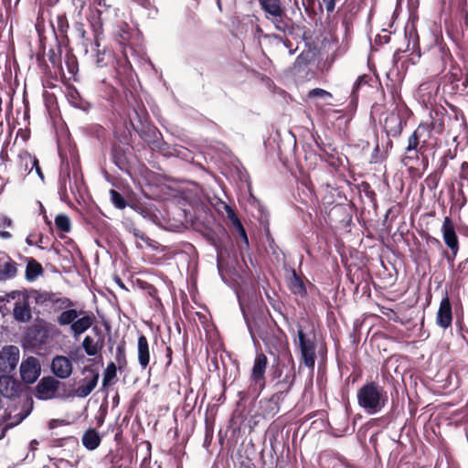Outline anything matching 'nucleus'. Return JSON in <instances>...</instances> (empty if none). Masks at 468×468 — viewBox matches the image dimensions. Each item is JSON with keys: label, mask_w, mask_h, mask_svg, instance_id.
I'll return each instance as SVG.
<instances>
[{"label": "nucleus", "mask_w": 468, "mask_h": 468, "mask_svg": "<svg viewBox=\"0 0 468 468\" xmlns=\"http://www.w3.org/2000/svg\"><path fill=\"white\" fill-rule=\"evenodd\" d=\"M308 97L310 99L318 98V99H322V100H328V99H331L333 96L329 91H327L325 90H323L320 88H315V89L311 90L308 92Z\"/></svg>", "instance_id": "nucleus-34"}, {"label": "nucleus", "mask_w": 468, "mask_h": 468, "mask_svg": "<svg viewBox=\"0 0 468 468\" xmlns=\"http://www.w3.org/2000/svg\"><path fill=\"white\" fill-rule=\"evenodd\" d=\"M43 270L39 263L36 261H28L26 268V278L28 281H34L37 276L42 273Z\"/></svg>", "instance_id": "nucleus-24"}, {"label": "nucleus", "mask_w": 468, "mask_h": 468, "mask_svg": "<svg viewBox=\"0 0 468 468\" xmlns=\"http://www.w3.org/2000/svg\"><path fill=\"white\" fill-rule=\"evenodd\" d=\"M69 179V165L62 164L59 171V191L61 194H65L67 191V180Z\"/></svg>", "instance_id": "nucleus-28"}, {"label": "nucleus", "mask_w": 468, "mask_h": 468, "mask_svg": "<svg viewBox=\"0 0 468 468\" xmlns=\"http://www.w3.org/2000/svg\"><path fill=\"white\" fill-rule=\"evenodd\" d=\"M133 235L135 237L141 239L142 240H145V239H146L145 235L139 229H133Z\"/></svg>", "instance_id": "nucleus-45"}, {"label": "nucleus", "mask_w": 468, "mask_h": 468, "mask_svg": "<svg viewBox=\"0 0 468 468\" xmlns=\"http://www.w3.org/2000/svg\"><path fill=\"white\" fill-rule=\"evenodd\" d=\"M268 365V358L263 353H257L254 358L250 373V388L254 392L260 394L265 388V371Z\"/></svg>", "instance_id": "nucleus-5"}, {"label": "nucleus", "mask_w": 468, "mask_h": 468, "mask_svg": "<svg viewBox=\"0 0 468 468\" xmlns=\"http://www.w3.org/2000/svg\"><path fill=\"white\" fill-rule=\"evenodd\" d=\"M30 237H31V236H28V237L27 238V243L29 246H32V245H33V242H32V240H31Z\"/></svg>", "instance_id": "nucleus-56"}, {"label": "nucleus", "mask_w": 468, "mask_h": 468, "mask_svg": "<svg viewBox=\"0 0 468 468\" xmlns=\"http://www.w3.org/2000/svg\"><path fill=\"white\" fill-rule=\"evenodd\" d=\"M128 119L133 129L140 137L153 147H157L160 144L158 136L160 133L154 125L148 122V114L144 105L136 102L128 112Z\"/></svg>", "instance_id": "nucleus-1"}, {"label": "nucleus", "mask_w": 468, "mask_h": 468, "mask_svg": "<svg viewBox=\"0 0 468 468\" xmlns=\"http://www.w3.org/2000/svg\"><path fill=\"white\" fill-rule=\"evenodd\" d=\"M52 373L60 379H66L70 377L73 371L71 360L65 356H56L51 361Z\"/></svg>", "instance_id": "nucleus-11"}, {"label": "nucleus", "mask_w": 468, "mask_h": 468, "mask_svg": "<svg viewBox=\"0 0 468 468\" xmlns=\"http://www.w3.org/2000/svg\"><path fill=\"white\" fill-rule=\"evenodd\" d=\"M297 335L303 362L306 367L314 369L316 357L315 343L313 339L305 335L302 328L298 329Z\"/></svg>", "instance_id": "nucleus-6"}, {"label": "nucleus", "mask_w": 468, "mask_h": 468, "mask_svg": "<svg viewBox=\"0 0 468 468\" xmlns=\"http://www.w3.org/2000/svg\"><path fill=\"white\" fill-rule=\"evenodd\" d=\"M289 378H290V377L288 375H286L285 378L283 379V382L289 381ZM292 384V380H290L289 388H291Z\"/></svg>", "instance_id": "nucleus-54"}, {"label": "nucleus", "mask_w": 468, "mask_h": 468, "mask_svg": "<svg viewBox=\"0 0 468 468\" xmlns=\"http://www.w3.org/2000/svg\"><path fill=\"white\" fill-rule=\"evenodd\" d=\"M218 7L220 8L221 5H220V0H218Z\"/></svg>", "instance_id": "nucleus-61"}, {"label": "nucleus", "mask_w": 468, "mask_h": 468, "mask_svg": "<svg viewBox=\"0 0 468 468\" xmlns=\"http://www.w3.org/2000/svg\"><path fill=\"white\" fill-rule=\"evenodd\" d=\"M286 15L285 12L282 14H278V16H268L267 19L270 20L274 27L278 31L286 32L289 29V26L287 21L285 20Z\"/></svg>", "instance_id": "nucleus-25"}, {"label": "nucleus", "mask_w": 468, "mask_h": 468, "mask_svg": "<svg viewBox=\"0 0 468 468\" xmlns=\"http://www.w3.org/2000/svg\"><path fill=\"white\" fill-rule=\"evenodd\" d=\"M245 320H246L247 326H248V330H249V332H250V334L251 339H252V341L255 343V338H254V335H253L252 328H251V326H250V323H249L248 319H247V318H245Z\"/></svg>", "instance_id": "nucleus-47"}, {"label": "nucleus", "mask_w": 468, "mask_h": 468, "mask_svg": "<svg viewBox=\"0 0 468 468\" xmlns=\"http://www.w3.org/2000/svg\"><path fill=\"white\" fill-rule=\"evenodd\" d=\"M384 128L388 135L399 136L403 129V121L399 113L390 112L385 119Z\"/></svg>", "instance_id": "nucleus-15"}, {"label": "nucleus", "mask_w": 468, "mask_h": 468, "mask_svg": "<svg viewBox=\"0 0 468 468\" xmlns=\"http://www.w3.org/2000/svg\"><path fill=\"white\" fill-rule=\"evenodd\" d=\"M40 365L36 357L29 356L20 365V375L24 382L34 383L40 375Z\"/></svg>", "instance_id": "nucleus-9"}, {"label": "nucleus", "mask_w": 468, "mask_h": 468, "mask_svg": "<svg viewBox=\"0 0 468 468\" xmlns=\"http://www.w3.org/2000/svg\"><path fill=\"white\" fill-rule=\"evenodd\" d=\"M327 12L332 13L335 7V0H322Z\"/></svg>", "instance_id": "nucleus-40"}, {"label": "nucleus", "mask_w": 468, "mask_h": 468, "mask_svg": "<svg viewBox=\"0 0 468 468\" xmlns=\"http://www.w3.org/2000/svg\"><path fill=\"white\" fill-rule=\"evenodd\" d=\"M103 346V339L100 338L97 341H95L92 337L90 335H87L84 337L82 341V347L89 356H96L102 348Z\"/></svg>", "instance_id": "nucleus-20"}, {"label": "nucleus", "mask_w": 468, "mask_h": 468, "mask_svg": "<svg viewBox=\"0 0 468 468\" xmlns=\"http://www.w3.org/2000/svg\"><path fill=\"white\" fill-rule=\"evenodd\" d=\"M96 14L98 15V18H99V22H100V27H101L102 26V18H101L102 11L100 10V9H97L96 10Z\"/></svg>", "instance_id": "nucleus-48"}, {"label": "nucleus", "mask_w": 468, "mask_h": 468, "mask_svg": "<svg viewBox=\"0 0 468 468\" xmlns=\"http://www.w3.org/2000/svg\"><path fill=\"white\" fill-rule=\"evenodd\" d=\"M37 445H38L37 441V440H33V441H31V442H30V449H31L32 451H35V450L37 449Z\"/></svg>", "instance_id": "nucleus-50"}, {"label": "nucleus", "mask_w": 468, "mask_h": 468, "mask_svg": "<svg viewBox=\"0 0 468 468\" xmlns=\"http://www.w3.org/2000/svg\"><path fill=\"white\" fill-rule=\"evenodd\" d=\"M57 323L60 326L70 325L72 335L77 337L85 333L93 323L92 315L86 312H78L73 308H66L57 317Z\"/></svg>", "instance_id": "nucleus-4"}, {"label": "nucleus", "mask_w": 468, "mask_h": 468, "mask_svg": "<svg viewBox=\"0 0 468 468\" xmlns=\"http://www.w3.org/2000/svg\"><path fill=\"white\" fill-rule=\"evenodd\" d=\"M452 322V304L450 303V299L448 297L447 292L445 296L441 299L439 306V310L436 315V324L446 329L451 326Z\"/></svg>", "instance_id": "nucleus-13"}, {"label": "nucleus", "mask_w": 468, "mask_h": 468, "mask_svg": "<svg viewBox=\"0 0 468 468\" xmlns=\"http://www.w3.org/2000/svg\"><path fill=\"white\" fill-rule=\"evenodd\" d=\"M229 221L231 222L232 224V227H234L235 225L239 224V222H241L239 220V218H238V216L234 217L233 218H230Z\"/></svg>", "instance_id": "nucleus-49"}, {"label": "nucleus", "mask_w": 468, "mask_h": 468, "mask_svg": "<svg viewBox=\"0 0 468 468\" xmlns=\"http://www.w3.org/2000/svg\"><path fill=\"white\" fill-rule=\"evenodd\" d=\"M171 462L173 463V464H175L176 466V468H182L181 462L179 461L178 458L173 457V458H171Z\"/></svg>", "instance_id": "nucleus-46"}, {"label": "nucleus", "mask_w": 468, "mask_h": 468, "mask_svg": "<svg viewBox=\"0 0 468 468\" xmlns=\"http://www.w3.org/2000/svg\"><path fill=\"white\" fill-rule=\"evenodd\" d=\"M98 5H99L100 6H102V5H103V6H105V5H106V4H105V0H98Z\"/></svg>", "instance_id": "nucleus-55"}, {"label": "nucleus", "mask_w": 468, "mask_h": 468, "mask_svg": "<svg viewBox=\"0 0 468 468\" xmlns=\"http://www.w3.org/2000/svg\"><path fill=\"white\" fill-rule=\"evenodd\" d=\"M292 290L294 293H299L301 295L306 292L303 282L296 276L292 281Z\"/></svg>", "instance_id": "nucleus-38"}, {"label": "nucleus", "mask_w": 468, "mask_h": 468, "mask_svg": "<svg viewBox=\"0 0 468 468\" xmlns=\"http://www.w3.org/2000/svg\"><path fill=\"white\" fill-rule=\"evenodd\" d=\"M116 39L121 46H126L129 43L132 32L130 27L126 23L118 26L115 30Z\"/></svg>", "instance_id": "nucleus-22"}, {"label": "nucleus", "mask_w": 468, "mask_h": 468, "mask_svg": "<svg viewBox=\"0 0 468 468\" xmlns=\"http://www.w3.org/2000/svg\"><path fill=\"white\" fill-rule=\"evenodd\" d=\"M367 83V76L362 75L359 76L355 81L351 92V103L356 104L358 100V91L362 86H365Z\"/></svg>", "instance_id": "nucleus-27"}, {"label": "nucleus", "mask_w": 468, "mask_h": 468, "mask_svg": "<svg viewBox=\"0 0 468 468\" xmlns=\"http://www.w3.org/2000/svg\"><path fill=\"white\" fill-rule=\"evenodd\" d=\"M101 439L99 432L94 429L86 431L82 436V444L86 449L90 451L97 449L101 443Z\"/></svg>", "instance_id": "nucleus-21"}, {"label": "nucleus", "mask_w": 468, "mask_h": 468, "mask_svg": "<svg viewBox=\"0 0 468 468\" xmlns=\"http://www.w3.org/2000/svg\"><path fill=\"white\" fill-rule=\"evenodd\" d=\"M12 226L11 218L0 215V239H9L12 235L9 231L5 230L6 228H10Z\"/></svg>", "instance_id": "nucleus-29"}, {"label": "nucleus", "mask_w": 468, "mask_h": 468, "mask_svg": "<svg viewBox=\"0 0 468 468\" xmlns=\"http://www.w3.org/2000/svg\"><path fill=\"white\" fill-rule=\"evenodd\" d=\"M460 180L462 181L460 184V192L463 191V187L464 186V183L468 187V163L463 162L460 168L459 174Z\"/></svg>", "instance_id": "nucleus-35"}, {"label": "nucleus", "mask_w": 468, "mask_h": 468, "mask_svg": "<svg viewBox=\"0 0 468 468\" xmlns=\"http://www.w3.org/2000/svg\"><path fill=\"white\" fill-rule=\"evenodd\" d=\"M431 134L432 132L430 129L428 122H423L419 124L417 129L408 139L406 154L402 159L405 165H410L412 160L418 159L419 154H422Z\"/></svg>", "instance_id": "nucleus-3"}, {"label": "nucleus", "mask_w": 468, "mask_h": 468, "mask_svg": "<svg viewBox=\"0 0 468 468\" xmlns=\"http://www.w3.org/2000/svg\"><path fill=\"white\" fill-rule=\"evenodd\" d=\"M233 228H234V229L237 232H239V231H241L242 229H244V227H243L241 222H239V224L235 225Z\"/></svg>", "instance_id": "nucleus-52"}, {"label": "nucleus", "mask_w": 468, "mask_h": 468, "mask_svg": "<svg viewBox=\"0 0 468 468\" xmlns=\"http://www.w3.org/2000/svg\"><path fill=\"white\" fill-rule=\"evenodd\" d=\"M25 162H26V166H27L28 163H30V165H31V169L29 170V172H30L33 168H35V169H36V172H37V176H38L41 179H43V178H44V176H43V174H42V172H41V169H40V167H39V165H38V161H37V159L36 157H33V156H31L30 154H27V155L25 156Z\"/></svg>", "instance_id": "nucleus-36"}, {"label": "nucleus", "mask_w": 468, "mask_h": 468, "mask_svg": "<svg viewBox=\"0 0 468 468\" xmlns=\"http://www.w3.org/2000/svg\"><path fill=\"white\" fill-rule=\"evenodd\" d=\"M20 384L12 377L0 376V394L5 398L12 399L18 395Z\"/></svg>", "instance_id": "nucleus-14"}, {"label": "nucleus", "mask_w": 468, "mask_h": 468, "mask_svg": "<svg viewBox=\"0 0 468 468\" xmlns=\"http://www.w3.org/2000/svg\"><path fill=\"white\" fill-rule=\"evenodd\" d=\"M14 318L20 323H27L32 317L28 298L24 294H17V300L13 309Z\"/></svg>", "instance_id": "nucleus-12"}, {"label": "nucleus", "mask_w": 468, "mask_h": 468, "mask_svg": "<svg viewBox=\"0 0 468 468\" xmlns=\"http://www.w3.org/2000/svg\"><path fill=\"white\" fill-rule=\"evenodd\" d=\"M41 299L44 303H50L58 309L70 308L74 305L69 298L60 297L59 294L54 292H45L41 295Z\"/></svg>", "instance_id": "nucleus-17"}, {"label": "nucleus", "mask_w": 468, "mask_h": 468, "mask_svg": "<svg viewBox=\"0 0 468 468\" xmlns=\"http://www.w3.org/2000/svg\"><path fill=\"white\" fill-rule=\"evenodd\" d=\"M398 58H399V52H396L394 54V62L397 63L398 62Z\"/></svg>", "instance_id": "nucleus-57"}, {"label": "nucleus", "mask_w": 468, "mask_h": 468, "mask_svg": "<svg viewBox=\"0 0 468 468\" xmlns=\"http://www.w3.org/2000/svg\"><path fill=\"white\" fill-rule=\"evenodd\" d=\"M116 377V366L114 363H110L104 370L102 377V385L108 386L109 383Z\"/></svg>", "instance_id": "nucleus-33"}, {"label": "nucleus", "mask_w": 468, "mask_h": 468, "mask_svg": "<svg viewBox=\"0 0 468 468\" xmlns=\"http://www.w3.org/2000/svg\"><path fill=\"white\" fill-rule=\"evenodd\" d=\"M282 48L288 49L289 55H293L297 50V48H292L291 41L288 39L283 44Z\"/></svg>", "instance_id": "nucleus-41"}, {"label": "nucleus", "mask_w": 468, "mask_h": 468, "mask_svg": "<svg viewBox=\"0 0 468 468\" xmlns=\"http://www.w3.org/2000/svg\"><path fill=\"white\" fill-rule=\"evenodd\" d=\"M225 210H226L227 217L229 219L233 218L234 217L237 216L235 211L232 209V207L227 204H225Z\"/></svg>", "instance_id": "nucleus-42"}, {"label": "nucleus", "mask_w": 468, "mask_h": 468, "mask_svg": "<svg viewBox=\"0 0 468 468\" xmlns=\"http://www.w3.org/2000/svg\"><path fill=\"white\" fill-rule=\"evenodd\" d=\"M3 274L8 278L14 277L16 273V266L14 262H6L2 271Z\"/></svg>", "instance_id": "nucleus-39"}, {"label": "nucleus", "mask_w": 468, "mask_h": 468, "mask_svg": "<svg viewBox=\"0 0 468 468\" xmlns=\"http://www.w3.org/2000/svg\"><path fill=\"white\" fill-rule=\"evenodd\" d=\"M357 403L367 414L380 412L388 401L387 392L375 382L363 385L356 393Z\"/></svg>", "instance_id": "nucleus-2"}, {"label": "nucleus", "mask_w": 468, "mask_h": 468, "mask_svg": "<svg viewBox=\"0 0 468 468\" xmlns=\"http://www.w3.org/2000/svg\"><path fill=\"white\" fill-rule=\"evenodd\" d=\"M55 225L63 232H69L70 230V220L69 217L64 214H59L55 218Z\"/></svg>", "instance_id": "nucleus-30"}, {"label": "nucleus", "mask_w": 468, "mask_h": 468, "mask_svg": "<svg viewBox=\"0 0 468 468\" xmlns=\"http://www.w3.org/2000/svg\"><path fill=\"white\" fill-rule=\"evenodd\" d=\"M115 360L120 369L126 367V355L124 344L118 345L116 347Z\"/></svg>", "instance_id": "nucleus-32"}, {"label": "nucleus", "mask_w": 468, "mask_h": 468, "mask_svg": "<svg viewBox=\"0 0 468 468\" xmlns=\"http://www.w3.org/2000/svg\"><path fill=\"white\" fill-rule=\"evenodd\" d=\"M263 37L269 39L270 43L277 48H282L287 40L276 34H264Z\"/></svg>", "instance_id": "nucleus-37"}, {"label": "nucleus", "mask_w": 468, "mask_h": 468, "mask_svg": "<svg viewBox=\"0 0 468 468\" xmlns=\"http://www.w3.org/2000/svg\"><path fill=\"white\" fill-rule=\"evenodd\" d=\"M428 122L432 133H435L436 134L442 133L444 130V121L438 113H435L434 116L431 115V121Z\"/></svg>", "instance_id": "nucleus-26"}, {"label": "nucleus", "mask_w": 468, "mask_h": 468, "mask_svg": "<svg viewBox=\"0 0 468 468\" xmlns=\"http://www.w3.org/2000/svg\"><path fill=\"white\" fill-rule=\"evenodd\" d=\"M280 376H281L280 372H278V371L274 372V378H280Z\"/></svg>", "instance_id": "nucleus-58"}, {"label": "nucleus", "mask_w": 468, "mask_h": 468, "mask_svg": "<svg viewBox=\"0 0 468 468\" xmlns=\"http://www.w3.org/2000/svg\"><path fill=\"white\" fill-rule=\"evenodd\" d=\"M99 380V374H93L90 379H83L77 388L75 393L79 398L88 397L96 388Z\"/></svg>", "instance_id": "nucleus-19"}, {"label": "nucleus", "mask_w": 468, "mask_h": 468, "mask_svg": "<svg viewBox=\"0 0 468 468\" xmlns=\"http://www.w3.org/2000/svg\"><path fill=\"white\" fill-rule=\"evenodd\" d=\"M138 363L143 369H145L150 363V350L147 338L141 335L137 341Z\"/></svg>", "instance_id": "nucleus-16"}, {"label": "nucleus", "mask_w": 468, "mask_h": 468, "mask_svg": "<svg viewBox=\"0 0 468 468\" xmlns=\"http://www.w3.org/2000/svg\"><path fill=\"white\" fill-rule=\"evenodd\" d=\"M111 201L116 208L123 209L126 207L127 203L124 197L116 190H110Z\"/></svg>", "instance_id": "nucleus-31"}, {"label": "nucleus", "mask_w": 468, "mask_h": 468, "mask_svg": "<svg viewBox=\"0 0 468 468\" xmlns=\"http://www.w3.org/2000/svg\"><path fill=\"white\" fill-rule=\"evenodd\" d=\"M101 58H98V60H97L98 66H101Z\"/></svg>", "instance_id": "nucleus-60"}, {"label": "nucleus", "mask_w": 468, "mask_h": 468, "mask_svg": "<svg viewBox=\"0 0 468 468\" xmlns=\"http://www.w3.org/2000/svg\"><path fill=\"white\" fill-rule=\"evenodd\" d=\"M441 234L445 245L450 249L452 254L457 255L459 250V240L454 224L449 217H445L443 219Z\"/></svg>", "instance_id": "nucleus-8"}, {"label": "nucleus", "mask_w": 468, "mask_h": 468, "mask_svg": "<svg viewBox=\"0 0 468 468\" xmlns=\"http://www.w3.org/2000/svg\"><path fill=\"white\" fill-rule=\"evenodd\" d=\"M115 281H116L117 284H118L121 288H122V289H126V288H125V286H124V284H123V282H122V280H121L119 277H116V278H115Z\"/></svg>", "instance_id": "nucleus-53"}, {"label": "nucleus", "mask_w": 468, "mask_h": 468, "mask_svg": "<svg viewBox=\"0 0 468 468\" xmlns=\"http://www.w3.org/2000/svg\"><path fill=\"white\" fill-rule=\"evenodd\" d=\"M238 234H239V238L243 240V242L248 246L249 239H248L245 229H242L241 231L238 232Z\"/></svg>", "instance_id": "nucleus-43"}, {"label": "nucleus", "mask_w": 468, "mask_h": 468, "mask_svg": "<svg viewBox=\"0 0 468 468\" xmlns=\"http://www.w3.org/2000/svg\"><path fill=\"white\" fill-rule=\"evenodd\" d=\"M306 58H304V54L303 53H301L297 58H296V61H295V66H301L303 63L305 64L306 63Z\"/></svg>", "instance_id": "nucleus-44"}, {"label": "nucleus", "mask_w": 468, "mask_h": 468, "mask_svg": "<svg viewBox=\"0 0 468 468\" xmlns=\"http://www.w3.org/2000/svg\"><path fill=\"white\" fill-rule=\"evenodd\" d=\"M456 255L452 254L447 256V261L449 264H452Z\"/></svg>", "instance_id": "nucleus-51"}, {"label": "nucleus", "mask_w": 468, "mask_h": 468, "mask_svg": "<svg viewBox=\"0 0 468 468\" xmlns=\"http://www.w3.org/2000/svg\"><path fill=\"white\" fill-rule=\"evenodd\" d=\"M80 36H81V37H85V31H84V30H81V32H80Z\"/></svg>", "instance_id": "nucleus-59"}, {"label": "nucleus", "mask_w": 468, "mask_h": 468, "mask_svg": "<svg viewBox=\"0 0 468 468\" xmlns=\"http://www.w3.org/2000/svg\"><path fill=\"white\" fill-rule=\"evenodd\" d=\"M261 9L265 13V17L278 16V14L284 13L281 0H259Z\"/></svg>", "instance_id": "nucleus-18"}, {"label": "nucleus", "mask_w": 468, "mask_h": 468, "mask_svg": "<svg viewBox=\"0 0 468 468\" xmlns=\"http://www.w3.org/2000/svg\"><path fill=\"white\" fill-rule=\"evenodd\" d=\"M19 361V349L16 346H6L0 351V371H13Z\"/></svg>", "instance_id": "nucleus-7"}, {"label": "nucleus", "mask_w": 468, "mask_h": 468, "mask_svg": "<svg viewBox=\"0 0 468 468\" xmlns=\"http://www.w3.org/2000/svg\"><path fill=\"white\" fill-rule=\"evenodd\" d=\"M452 275L456 282H460L468 276V257L458 263L457 267L452 270Z\"/></svg>", "instance_id": "nucleus-23"}, {"label": "nucleus", "mask_w": 468, "mask_h": 468, "mask_svg": "<svg viewBox=\"0 0 468 468\" xmlns=\"http://www.w3.org/2000/svg\"><path fill=\"white\" fill-rule=\"evenodd\" d=\"M59 388V381L52 377L43 378L36 387V397L39 399H49L55 397Z\"/></svg>", "instance_id": "nucleus-10"}]
</instances>
